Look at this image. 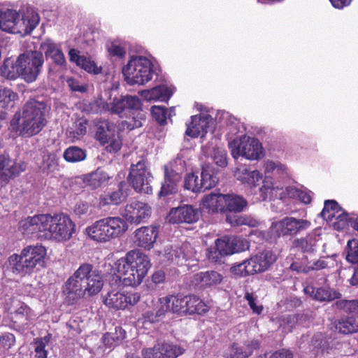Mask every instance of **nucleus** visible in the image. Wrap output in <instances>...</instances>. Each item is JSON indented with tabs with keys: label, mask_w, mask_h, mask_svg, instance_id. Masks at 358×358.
<instances>
[{
	"label": "nucleus",
	"mask_w": 358,
	"mask_h": 358,
	"mask_svg": "<svg viewBox=\"0 0 358 358\" xmlns=\"http://www.w3.org/2000/svg\"><path fill=\"white\" fill-rule=\"evenodd\" d=\"M21 79L27 83L35 82L43 70L44 58L40 51H27L17 57Z\"/></svg>",
	"instance_id": "f8f14e48"
},
{
	"label": "nucleus",
	"mask_w": 358,
	"mask_h": 358,
	"mask_svg": "<svg viewBox=\"0 0 358 358\" xmlns=\"http://www.w3.org/2000/svg\"><path fill=\"white\" fill-rule=\"evenodd\" d=\"M40 22L38 13L31 7L17 12L16 10L0 6V29L21 35L29 34Z\"/></svg>",
	"instance_id": "423d86ee"
},
{
	"label": "nucleus",
	"mask_w": 358,
	"mask_h": 358,
	"mask_svg": "<svg viewBox=\"0 0 358 358\" xmlns=\"http://www.w3.org/2000/svg\"><path fill=\"white\" fill-rule=\"evenodd\" d=\"M158 235L159 227L157 226L141 227L134 232V241L138 247L150 250L154 247Z\"/></svg>",
	"instance_id": "b1692460"
},
{
	"label": "nucleus",
	"mask_w": 358,
	"mask_h": 358,
	"mask_svg": "<svg viewBox=\"0 0 358 358\" xmlns=\"http://www.w3.org/2000/svg\"><path fill=\"white\" fill-rule=\"evenodd\" d=\"M346 259L352 264L358 263V240L351 239L348 241Z\"/></svg>",
	"instance_id": "5fc2aeb1"
},
{
	"label": "nucleus",
	"mask_w": 358,
	"mask_h": 358,
	"mask_svg": "<svg viewBox=\"0 0 358 358\" xmlns=\"http://www.w3.org/2000/svg\"><path fill=\"white\" fill-rule=\"evenodd\" d=\"M87 122L85 120L77 121L74 126L68 131V136L72 141L79 140L87 132Z\"/></svg>",
	"instance_id": "8fccbe9b"
},
{
	"label": "nucleus",
	"mask_w": 358,
	"mask_h": 358,
	"mask_svg": "<svg viewBox=\"0 0 358 358\" xmlns=\"http://www.w3.org/2000/svg\"><path fill=\"white\" fill-rule=\"evenodd\" d=\"M218 182L213 169L209 165H204L200 176L191 173L185 178L184 187L194 193H199L214 187Z\"/></svg>",
	"instance_id": "4468645a"
},
{
	"label": "nucleus",
	"mask_w": 358,
	"mask_h": 358,
	"mask_svg": "<svg viewBox=\"0 0 358 358\" xmlns=\"http://www.w3.org/2000/svg\"><path fill=\"white\" fill-rule=\"evenodd\" d=\"M27 165L24 162H13L8 154L0 155V185H6L11 179L24 171Z\"/></svg>",
	"instance_id": "aec40b11"
},
{
	"label": "nucleus",
	"mask_w": 358,
	"mask_h": 358,
	"mask_svg": "<svg viewBox=\"0 0 358 358\" xmlns=\"http://www.w3.org/2000/svg\"><path fill=\"white\" fill-rule=\"evenodd\" d=\"M304 293L319 301H330L338 297V293L329 287H315L312 285L303 286Z\"/></svg>",
	"instance_id": "f704fd0d"
},
{
	"label": "nucleus",
	"mask_w": 358,
	"mask_h": 358,
	"mask_svg": "<svg viewBox=\"0 0 358 358\" xmlns=\"http://www.w3.org/2000/svg\"><path fill=\"white\" fill-rule=\"evenodd\" d=\"M103 286L101 271L89 263L82 264L65 282L63 292L66 297L76 301L99 294Z\"/></svg>",
	"instance_id": "f03ea898"
},
{
	"label": "nucleus",
	"mask_w": 358,
	"mask_h": 358,
	"mask_svg": "<svg viewBox=\"0 0 358 358\" xmlns=\"http://www.w3.org/2000/svg\"><path fill=\"white\" fill-rule=\"evenodd\" d=\"M41 49L47 58L50 57L53 62L59 66L66 65V59L60 46L52 41L48 39L41 44Z\"/></svg>",
	"instance_id": "473e14b6"
},
{
	"label": "nucleus",
	"mask_w": 358,
	"mask_h": 358,
	"mask_svg": "<svg viewBox=\"0 0 358 358\" xmlns=\"http://www.w3.org/2000/svg\"><path fill=\"white\" fill-rule=\"evenodd\" d=\"M263 166L266 174H283L287 171L285 165L272 160L265 161Z\"/></svg>",
	"instance_id": "603ef678"
},
{
	"label": "nucleus",
	"mask_w": 358,
	"mask_h": 358,
	"mask_svg": "<svg viewBox=\"0 0 358 358\" xmlns=\"http://www.w3.org/2000/svg\"><path fill=\"white\" fill-rule=\"evenodd\" d=\"M151 114L160 124H164L166 122L167 111L165 107L160 106H153L151 108Z\"/></svg>",
	"instance_id": "13d9d810"
},
{
	"label": "nucleus",
	"mask_w": 358,
	"mask_h": 358,
	"mask_svg": "<svg viewBox=\"0 0 358 358\" xmlns=\"http://www.w3.org/2000/svg\"><path fill=\"white\" fill-rule=\"evenodd\" d=\"M187 296L169 294L152 300V309L147 310L143 313L145 321L150 323L159 322L164 319L169 313L184 314L187 305Z\"/></svg>",
	"instance_id": "1a4fd4ad"
},
{
	"label": "nucleus",
	"mask_w": 358,
	"mask_h": 358,
	"mask_svg": "<svg viewBox=\"0 0 358 358\" xmlns=\"http://www.w3.org/2000/svg\"><path fill=\"white\" fill-rule=\"evenodd\" d=\"M141 299L138 292L113 289L103 298V303L114 310H125L135 306Z\"/></svg>",
	"instance_id": "dca6fc26"
},
{
	"label": "nucleus",
	"mask_w": 358,
	"mask_h": 358,
	"mask_svg": "<svg viewBox=\"0 0 358 358\" xmlns=\"http://www.w3.org/2000/svg\"><path fill=\"white\" fill-rule=\"evenodd\" d=\"M122 72L128 85H143L152 78V64L145 57L131 56L127 64L122 67Z\"/></svg>",
	"instance_id": "9d476101"
},
{
	"label": "nucleus",
	"mask_w": 358,
	"mask_h": 358,
	"mask_svg": "<svg viewBox=\"0 0 358 358\" xmlns=\"http://www.w3.org/2000/svg\"><path fill=\"white\" fill-rule=\"evenodd\" d=\"M142 103L136 96L126 95L115 97L110 103H106L102 99L95 100L91 103L93 113H99L108 111L120 117L132 115V119L123 122V127L133 130L143 126L145 121V115L141 110Z\"/></svg>",
	"instance_id": "7ed1b4c3"
},
{
	"label": "nucleus",
	"mask_w": 358,
	"mask_h": 358,
	"mask_svg": "<svg viewBox=\"0 0 358 358\" xmlns=\"http://www.w3.org/2000/svg\"><path fill=\"white\" fill-rule=\"evenodd\" d=\"M336 330L345 334L357 332L358 317L352 315L339 320L336 324Z\"/></svg>",
	"instance_id": "79ce46f5"
},
{
	"label": "nucleus",
	"mask_w": 358,
	"mask_h": 358,
	"mask_svg": "<svg viewBox=\"0 0 358 358\" xmlns=\"http://www.w3.org/2000/svg\"><path fill=\"white\" fill-rule=\"evenodd\" d=\"M216 118L221 126L226 127L229 141L233 140V136L245 131L243 124L228 112H218Z\"/></svg>",
	"instance_id": "c85d7f7f"
},
{
	"label": "nucleus",
	"mask_w": 358,
	"mask_h": 358,
	"mask_svg": "<svg viewBox=\"0 0 358 358\" xmlns=\"http://www.w3.org/2000/svg\"><path fill=\"white\" fill-rule=\"evenodd\" d=\"M128 196L127 185L124 182H119L117 189L105 192L100 196L99 203L102 206L118 205Z\"/></svg>",
	"instance_id": "c756f323"
},
{
	"label": "nucleus",
	"mask_w": 358,
	"mask_h": 358,
	"mask_svg": "<svg viewBox=\"0 0 358 358\" xmlns=\"http://www.w3.org/2000/svg\"><path fill=\"white\" fill-rule=\"evenodd\" d=\"M48 107L43 101H28L16 113L10 121V128L23 138H29L40 133L46 126Z\"/></svg>",
	"instance_id": "20e7f679"
},
{
	"label": "nucleus",
	"mask_w": 358,
	"mask_h": 358,
	"mask_svg": "<svg viewBox=\"0 0 358 358\" xmlns=\"http://www.w3.org/2000/svg\"><path fill=\"white\" fill-rule=\"evenodd\" d=\"M298 320V316L289 315L284 317L280 322V327L285 332L291 331L294 324Z\"/></svg>",
	"instance_id": "e2e57ef3"
},
{
	"label": "nucleus",
	"mask_w": 358,
	"mask_h": 358,
	"mask_svg": "<svg viewBox=\"0 0 358 358\" xmlns=\"http://www.w3.org/2000/svg\"><path fill=\"white\" fill-rule=\"evenodd\" d=\"M276 255L270 250L259 252L231 268L235 274L253 275L266 271L275 261Z\"/></svg>",
	"instance_id": "ddd939ff"
},
{
	"label": "nucleus",
	"mask_w": 358,
	"mask_h": 358,
	"mask_svg": "<svg viewBox=\"0 0 358 358\" xmlns=\"http://www.w3.org/2000/svg\"><path fill=\"white\" fill-rule=\"evenodd\" d=\"M90 208V205L87 202L79 201L74 207V213L78 216H82L87 214Z\"/></svg>",
	"instance_id": "774afa93"
},
{
	"label": "nucleus",
	"mask_w": 358,
	"mask_h": 358,
	"mask_svg": "<svg viewBox=\"0 0 358 358\" xmlns=\"http://www.w3.org/2000/svg\"><path fill=\"white\" fill-rule=\"evenodd\" d=\"M229 244L232 246L234 253L249 249V242L246 239L238 236H229Z\"/></svg>",
	"instance_id": "6e6d98bb"
},
{
	"label": "nucleus",
	"mask_w": 358,
	"mask_h": 358,
	"mask_svg": "<svg viewBox=\"0 0 358 358\" xmlns=\"http://www.w3.org/2000/svg\"><path fill=\"white\" fill-rule=\"evenodd\" d=\"M35 357L36 358H47L48 352L45 350V343L41 341H36L35 343Z\"/></svg>",
	"instance_id": "338daca9"
},
{
	"label": "nucleus",
	"mask_w": 358,
	"mask_h": 358,
	"mask_svg": "<svg viewBox=\"0 0 358 358\" xmlns=\"http://www.w3.org/2000/svg\"><path fill=\"white\" fill-rule=\"evenodd\" d=\"M310 224V222L307 220L285 217L279 221L272 223L269 231V233H271L270 236H294L308 229Z\"/></svg>",
	"instance_id": "2eb2a0df"
},
{
	"label": "nucleus",
	"mask_w": 358,
	"mask_h": 358,
	"mask_svg": "<svg viewBox=\"0 0 358 358\" xmlns=\"http://www.w3.org/2000/svg\"><path fill=\"white\" fill-rule=\"evenodd\" d=\"M113 125L108 122H104L97 128L96 138L103 145L107 144L106 150L109 152H117L122 146V141L115 136Z\"/></svg>",
	"instance_id": "4be33fe9"
},
{
	"label": "nucleus",
	"mask_w": 358,
	"mask_h": 358,
	"mask_svg": "<svg viewBox=\"0 0 358 358\" xmlns=\"http://www.w3.org/2000/svg\"><path fill=\"white\" fill-rule=\"evenodd\" d=\"M245 299L248 301L250 308L255 313L260 314L263 310L262 306L257 305V297L252 292H246Z\"/></svg>",
	"instance_id": "0e129e2a"
},
{
	"label": "nucleus",
	"mask_w": 358,
	"mask_h": 358,
	"mask_svg": "<svg viewBox=\"0 0 358 358\" xmlns=\"http://www.w3.org/2000/svg\"><path fill=\"white\" fill-rule=\"evenodd\" d=\"M328 266V263L324 258H320L315 260H308L307 256H303L301 262H293L290 268L297 272L308 273L311 271H316L324 269Z\"/></svg>",
	"instance_id": "2f4dec72"
},
{
	"label": "nucleus",
	"mask_w": 358,
	"mask_h": 358,
	"mask_svg": "<svg viewBox=\"0 0 358 358\" xmlns=\"http://www.w3.org/2000/svg\"><path fill=\"white\" fill-rule=\"evenodd\" d=\"M174 90L172 86L162 85L151 90H142L139 92V94L146 101H166L172 96Z\"/></svg>",
	"instance_id": "7c9ffc66"
},
{
	"label": "nucleus",
	"mask_w": 358,
	"mask_h": 358,
	"mask_svg": "<svg viewBox=\"0 0 358 358\" xmlns=\"http://www.w3.org/2000/svg\"><path fill=\"white\" fill-rule=\"evenodd\" d=\"M228 147L234 159L241 157L250 161H255L264 157L262 145L255 137L241 135L234 138L233 140L228 141Z\"/></svg>",
	"instance_id": "9b49d317"
},
{
	"label": "nucleus",
	"mask_w": 358,
	"mask_h": 358,
	"mask_svg": "<svg viewBox=\"0 0 358 358\" xmlns=\"http://www.w3.org/2000/svg\"><path fill=\"white\" fill-rule=\"evenodd\" d=\"M86 156V151L77 146H70L63 154L64 159L70 163L82 162L85 159Z\"/></svg>",
	"instance_id": "a18cd8bd"
},
{
	"label": "nucleus",
	"mask_w": 358,
	"mask_h": 358,
	"mask_svg": "<svg viewBox=\"0 0 358 358\" xmlns=\"http://www.w3.org/2000/svg\"><path fill=\"white\" fill-rule=\"evenodd\" d=\"M20 231L40 240L63 242L76 233V224L64 213L36 215L20 221Z\"/></svg>",
	"instance_id": "f257e3e1"
},
{
	"label": "nucleus",
	"mask_w": 358,
	"mask_h": 358,
	"mask_svg": "<svg viewBox=\"0 0 358 358\" xmlns=\"http://www.w3.org/2000/svg\"><path fill=\"white\" fill-rule=\"evenodd\" d=\"M187 305H185V313L203 314L209 309V306L195 295L187 296Z\"/></svg>",
	"instance_id": "ea45409f"
},
{
	"label": "nucleus",
	"mask_w": 358,
	"mask_h": 358,
	"mask_svg": "<svg viewBox=\"0 0 358 358\" xmlns=\"http://www.w3.org/2000/svg\"><path fill=\"white\" fill-rule=\"evenodd\" d=\"M15 343V336L9 332L0 334V347L6 350L11 348Z\"/></svg>",
	"instance_id": "052dcab7"
},
{
	"label": "nucleus",
	"mask_w": 358,
	"mask_h": 358,
	"mask_svg": "<svg viewBox=\"0 0 358 358\" xmlns=\"http://www.w3.org/2000/svg\"><path fill=\"white\" fill-rule=\"evenodd\" d=\"M128 229L127 222L120 217H107L85 228V234L92 241L106 243L120 237Z\"/></svg>",
	"instance_id": "6e6552de"
},
{
	"label": "nucleus",
	"mask_w": 358,
	"mask_h": 358,
	"mask_svg": "<svg viewBox=\"0 0 358 358\" xmlns=\"http://www.w3.org/2000/svg\"><path fill=\"white\" fill-rule=\"evenodd\" d=\"M327 222H332L335 229L341 230L347 226L349 214L345 213L335 200H327L320 213Z\"/></svg>",
	"instance_id": "6ab92c4d"
},
{
	"label": "nucleus",
	"mask_w": 358,
	"mask_h": 358,
	"mask_svg": "<svg viewBox=\"0 0 358 358\" xmlns=\"http://www.w3.org/2000/svg\"><path fill=\"white\" fill-rule=\"evenodd\" d=\"M13 310L10 313L13 327L17 331L27 329L36 318L34 311L24 303L14 300Z\"/></svg>",
	"instance_id": "a211bd4d"
},
{
	"label": "nucleus",
	"mask_w": 358,
	"mask_h": 358,
	"mask_svg": "<svg viewBox=\"0 0 358 358\" xmlns=\"http://www.w3.org/2000/svg\"><path fill=\"white\" fill-rule=\"evenodd\" d=\"M151 213V207L148 203L134 201L126 205L122 216L131 224H138L148 220Z\"/></svg>",
	"instance_id": "412c9836"
},
{
	"label": "nucleus",
	"mask_w": 358,
	"mask_h": 358,
	"mask_svg": "<svg viewBox=\"0 0 358 358\" xmlns=\"http://www.w3.org/2000/svg\"><path fill=\"white\" fill-rule=\"evenodd\" d=\"M82 69H85L89 73L94 74H99L101 72V67L98 66L96 64L89 58L85 57V61L80 63L79 65Z\"/></svg>",
	"instance_id": "680f3d73"
},
{
	"label": "nucleus",
	"mask_w": 358,
	"mask_h": 358,
	"mask_svg": "<svg viewBox=\"0 0 358 358\" xmlns=\"http://www.w3.org/2000/svg\"><path fill=\"white\" fill-rule=\"evenodd\" d=\"M200 212L192 206L183 205L173 208L168 215V220L173 224L194 223L199 220Z\"/></svg>",
	"instance_id": "393cba45"
},
{
	"label": "nucleus",
	"mask_w": 358,
	"mask_h": 358,
	"mask_svg": "<svg viewBox=\"0 0 358 358\" xmlns=\"http://www.w3.org/2000/svg\"><path fill=\"white\" fill-rule=\"evenodd\" d=\"M112 178L106 171L98 168L96 171L83 176V182L85 185L95 189L108 183Z\"/></svg>",
	"instance_id": "e433bc0d"
},
{
	"label": "nucleus",
	"mask_w": 358,
	"mask_h": 358,
	"mask_svg": "<svg viewBox=\"0 0 358 358\" xmlns=\"http://www.w3.org/2000/svg\"><path fill=\"white\" fill-rule=\"evenodd\" d=\"M41 169L47 174H56L59 169V157L55 153L44 155Z\"/></svg>",
	"instance_id": "c03bdc74"
},
{
	"label": "nucleus",
	"mask_w": 358,
	"mask_h": 358,
	"mask_svg": "<svg viewBox=\"0 0 358 358\" xmlns=\"http://www.w3.org/2000/svg\"><path fill=\"white\" fill-rule=\"evenodd\" d=\"M150 267L148 256L140 250H133L116 261L115 274L125 285L137 286L143 282Z\"/></svg>",
	"instance_id": "39448f33"
},
{
	"label": "nucleus",
	"mask_w": 358,
	"mask_h": 358,
	"mask_svg": "<svg viewBox=\"0 0 358 358\" xmlns=\"http://www.w3.org/2000/svg\"><path fill=\"white\" fill-rule=\"evenodd\" d=\"M178 161L171 162L164 166V182L162 185V188L159 192V196H165L173 194L177 191V183L180 179V169H173L174 164Z\"/></svg>",
	"instance_id": "a878e982"
},
{
	"label": "nucleus",
	"mask_w": 358,
	"mask_h": 358,
	"mask_svg": "<svg viewBox=\"0 0 358 358\" xmlns=\"http://www.w3.org/2000/svg\"><path fill=\"white\" fill-rule=\"evenodd\" d=\"M212 158L214 162L220 167H225L227 165V152L222 148H215L213 149Z\"/></svg>",
	"instance_id": "4d7b16f0"
},
{
	"label": "nucleus",
	"mask_w": 358,
	"mask_h": 358,
	"mask_svg": "<svg viewBox=\"0 0 358 358\" xmlns=\"http://www.w3.org/2000/svg\"><path fill=\"white\" fill-rule=\"evenodd\" d=\"M281 190L278 186H275L272 178L265 176L262 180V185L259 188V198L261 201L271 199L278 196V191Z\"/></svg>",
	"instance_id": "58836bf2"
},
{
	"label": "nucleus",
	"mask_w": 358,
	"mask_h": 358,
	"mask_svg": "<svg viewBox=\"0 0 358 358\" xmlns=\"http://www.w3.org/2000/svg\"><path fill=\"white\" fill-rule=\"evenodd\" d=\"M186 124V135L192 138H202L214 127V120L210 115L201 113L199 115L192 116L190 123Z\"/></svg>",
	"instance_id": "5701e85b"
},
{
	"label": "nucleus",
	"mask_w": 358,
	"mask_h": 358,
	"mask_svg": "<svg viewBox=\"0 0 358 358\" xmlns=\"http://www.w3.org/2000/svg\"><path fill=\"white\" fill-rule=\"evenodd\" d=\"M125 336V331L121 327L117 326L115 327L114 332L106 333L103 336V339L106 345L111 346L122 341Z\"/></svg>",
	"instance_id": "09e8293b"
},
{
	"label": "nucleus",
	"mask_w": 358,
	"mask_h": 358,
	"mask_svg": "<svg viewBox=\"0 0 358 358\" xmlns=\"http://www.w3.org/2000/svg\"><path fill=\"white\" fill-rule=\"evenodd\" d=\"M234 176L237 180L251 189L255 188L263 178V175L259 171L252 169L245 165L236 168Z\"/></svg>",
	"instance_id": "cd10ccee"
},
{
	"label": "nucleus",
	"mask_w": 358,
	"mask_h": 358,
	"mask_svg": "<svg viewBox=\"0 0 358 358\" xmlns=\"http://www.w3.org/2000/svg\"><path fill=\"white\" fill-rule=\"evenodd\" d=\"M337 306L345 312L358 317V299L340 300L336 302Z\"/></svg>",
	"instance_id": "864d4df0"
},
{
	"label": "nucleus",
	"mask_w": 358,
	"mask_h": 358,
	"mask_svg": "<svg viewBox=\"0 0 358 358\" xmlns=\"http://www.w3.org/2000/svg\"><path fill=\"white\" fill-rule=\"evenodd\" d=\"M224 194L211 193L205 196L201 201V206L208 213H224Z\"/></svg>",
	"instance_id": "c9c22d12"
},
{
	"label": "nucleus",
	"mask_w": 358,
	"mask_h": 358,
	"mask_svg": "<svg viewBox=\"0 0 358 358\" xmlns=\"http://www.w3.org/2000/svg\"><path fill=\"white\" fill-rule=\"evenodd\" d=\"M17 98V94L12 90L9 88L0 89V111L4 113L13 108Z\"/></svg>",
	"instance_id": "37998d69"
},
{
	"label": "nucleus",
	"mask_w": 358,
	"mask_h": 358,
	"mask_svg": "<svg viewBox=\"0 0 358 358\" xmlns=\"http://www.w3.org/2000/svg\"><path fill=\"white\" fill-rule=\"evenodd\" d=\"M226 221L232 225H248L255 227L259 225V221L247 215H227Z\"/></svg>",
	"instance_id": "49530a36"
},
{
	"label": "nucleus",
	"mask_w": 358,
	"mask_h": 358,
	"mask_svg": "<svg viewBox=\"0 0 358 358\" xmlns=\"http://www.w3.org/2000/svg\"><path fill=\"white\" fill-rule=\"evenodd\" d=\"M46 254V248L42 245H28L20 254L10 255L8 264L14 274L20 276L30 275L36 268L44 266Z\"/></svg>",
	"instance_id": "0eeeda50"
},
{
	"label": "nucleus",
	"mask_w": 358,
	"mask_h": 358,
	"mask_svg": "<svg viewBox=\"0 0 358 358\" xmlns=\"http://www.w3.org/2000/svg\"><path fill=\"white\" fill-rule=\"evenodd\" d=\"M229 241L230 239L228 236H223L216 240V245L218 249L222 251L224 256L234 254L233 248L231 246V244H229Z\"/></svg>",
	"instance_id": "bf43d9fd"
},
{
	"label": "nucleus",
	"mask_w": 358,
	"mask_h": 358,
	"mask_svg": "<svg viewBox=\"0 0 358 358\" xmlns=\"http://www.w3.org/2000/svg\"><path fill=\"white\" fill-rule=\"evenodd\" d=\"M224 213H240L247 206V201L242 196L235 194H224Z\"/></svg>",
	"instance_id": "4c0bfd02"
},
{
	"label": "nucleus",
	"mask_w": 358,
	"mask_h": 358,
	"mask_svg": "<svg viewBox=\"0 0 358 358\" xmlns=\"http://www.w3.org/2000/svg\"><path fill=\"white\" fill-rule=\"evenodd\" d=\"M313 236L308 235L306 238H299L294 241L296 248L301 250L303 252H313L315 251V241Z\"/></svg>",
	"instance_id": "3c124183"
},
{
	"label": "nucleus",
	"mask_w": 358,
	"mask_h": 358,
	"mask_svg": "<svg viewBox=\"0 0 358 358\" xmlns=\"http://www.w3.org/2000/svg\"><path fill=\"white\" fill-rule=\"evenodd\" d=\"M222 275L215 271L199 272L194 275L195 285L201 288H208L219 285L222 280Z\"/></svg>",
	"instance_id": "72a5a7b5"
},
{
	"label": "nucleus",
	"mask_w": 358,
	"mask_h": 358,
	"mask_svg": "<svg viewBox=\"0 0 358 358\" xmlns=\"http://www.w3.org/2000/svg\"><path fill=\"white\" fill-rule=\"evenodd\" d=\"M19 66L17 58L15 62L10 59H6L1 67V75L9 80H15L17 78H21V72L20 71Z\"/></svg>",
	"instance_id": "a19ab883"
},
{
	"label": "nucleus",
	"mask_w": 358,
	"mask_h": 358,
	"mask_svg": "<svg viewBox=\"0 0 358 358\" xmlns=\"http://www.w3.org/2000/svg\"><path fill=\"white\" fill-rule=\"evenodd\" d=\"M206 255L209 260L213 262H220L224 255L218 249L217 245L215 247L210 248L207 250Z\"/></svg>",
	"instance_id": "69168bd1"
},
{
	"label": "nucleus",
	"mask_w": 358,
	"mask_h": 358,
	"mask_svg": "<svg viewBox=\"0 0 358 358\" xmlns=\"http://www.w3.org/2000/svg\"><path fill=\"white\" fill-rule=\"evenodd\" d=\"M259 347V341L255 339L247 341L243 345L234 343L224 350L223 356L224 358H247Z\"/></svg>",
	"instance_id": "bb28decb"
},
{
	"label": "nucleus",
	"mask_w": 358,
	"mask_h": 358,
	"mask_svg": "<svg viewBox=\"0 0 358 358\" xmlns=\"http://www.w3.org/2000/svg\"><path fill=\"white\" fill-rule=\"evenodd\" d=\"M151 178L145 160L141 159L136 164L131 165L129 180L136 192L151 194L152 192V187L150 185Z\"/></svg>",
	"instance_id": "f3484780"
},
{
	"label": "nucleus",
	"mask_w": 358,
	"mask_h": 358,
	"mask_svg": "<svg viewBox=\"0 0 358 358\" xmlns=\"http://www.w3.org/2000/svg\"><path fill=\"white\" fill-rule=\"evenodd\" d=\"M107 51L110 56L122 59L127 52V44L124 41H113L106 45Z\"/></svg>",
	"instance_id": "de8ad7c7"
}]
</instances>
